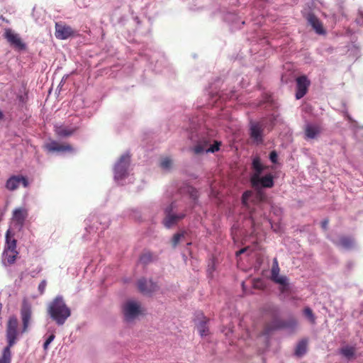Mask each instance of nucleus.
Masks as SVG:
<instances>
[{
  "mask_svg": "<svg viewBox=\"0 0 363 363\" xmlns=\"http://www.w3.org/2000/svg\"><path fill=\"white\" fill-rule=\"evenodd\" d=\"M17 177H18V181L19 184H22L24 187H28L29 186V182L27 177L23 175H17Z\"/></svg>",
  "mask_w": 363,
  "mask_h": 363,
  "instance_id": "41",
  "label": "nucleus"
},
{
  "mask_svg": "<svg viewBox=\"0 0 363 363\" xmlns=\"http://www.w3.org/2000/svg\"><path fill=\"white\" fill-rule=\"evenodd\" d=\"M133 20L135 21L138 26H140L141 24V21L140 18L138 16H133Z\"/></svg>",
  "mask_w": 363,
  "mask_h": 363,
  "instance_id": "47",
  "label": "nucleus"
},
{
  "mask_svg": "<svg viewBox=\"0 0 363 363\" xmlns=\"http://www.w3.org/2000/svg\"><path fill=\"white\" fill-rule=\"evenodd\" d=\"M323 128L318 123H308L304 127V138L306 140L317 139L322 133Z\"/></svg>",
  "mask_w": 363,
  "mask_h": 363,
  "instance_id": "12",
  "label": "nucleus"
},
{
  "mask_svg": "<svg viewBox=\"0 0 363 363\" xmlns=\"http://www.w3.org/2000/svg\"><path fill=\"white\" fill-rule=\"evenodd\" d=\"M48 313L57 325H62L71 315V310L66 305L63 296H57L49 304Z\"/></svg>",
  "mask_w": 363,
  "mask_h": 363,
  "instance_id": "2",
  "label": "nucleus"
},
{
  "mask_svg": "<svg viewBox=\"0 0 363 363\" xmlns=\"http://www.w3.org/2000/svg\"><path fill=\"white\" fill-rule=\"evenodd\" d=\"M18 322L16 315L9 317L6 330V346L4 347L0 361L6 363H11V347H13L18 341Z\"/></svg>",
  "mask_w": 363,
  "mask_h": 363,
  "instance_id": "1",
  "label": "nucleus"
},
{
  "mask_svg": "<svg viewBox=\"0 0 363 363\" xmlns=\"http://www.w3.org/2000/svg\"><path fill=\"white\" fill-rule=\"evenodd\" d=\"M67 77H68V75H65V76H64V77H62V79H61L60 83V84H59V86H58V88H59L60 86H62V85H63V84L65 83V79L67 78Z\"/></svg>",
  "mask_w": 363,
  "mask_h": 363,
  "instance_id": "48",
  "label": "nucleus"
},
{
  "mask_svg": "<svg viewBox=\"0 0 363 363\" xmlns=\"http://www.w3.org/2000/svg\"><path fill=\"white\" fill-rule=\"evenodd\" d=\"M185 191L192 200L193 206L195 207L199 205V197L200 196L199 191L193 186L188 185L185 187Z\"/></svg>",
  "mask_w": 363,
  "mask_h": 363,
  "instance_id": "21",
  "label": "nucleus"
},
{
  "mask_svg": "<svg viewBox=\"0 0 363 363\" xmlns=\"http://www.w3.org/2000/svg\"><path fill=\"white\" fill-rule=\"evenodd\" d=\"M175 208V203L172 202L168 206L164 208L165 217L162 220L163 225L167 228H171L173 225L177 224L179 221L186 217V213L182 212L179 213H174V208Z\"/></svg>",
  "mask_w": 363,
  "mask_h": 363,
  "instance_id": "5",
  "label": "nucleus"
},
{
  "mask_svg": "<svg viewBox=\"0 0 363 363\" xmlns=\"http://www.w3.org/2000/svg\"><path fill=\"white\" fill-rule=\"evenodd\" d=\"M280 268L279 267V263L277 258H274L272 267L271 269V279L276 284H279L281 285L280 291L281 293H284L287 291L288 286V279L285 276H279Z\"/></svg>",
  "mask_w": 363,
  "mask_h": 363,
  "instance_id": "6",
  "label": "nucleus"
},
{
  "mask_svg": "<svg viewBox=\"0 0 363 363\" xmlns=\"http://www.w3.org/2000/svg\"><path fill=\"white\" fill-rule=\"evenodd\" d=\"M221 145L222 143L220 141L215 140L213 145H211L208 147L206 146V152L214 153L220 150Z\"/></svg>",
  "mask_w": 363,
  "mask_h": 363,
  "instance_id": "34",
  "label": "nucleus"
},
{
  "mask_svg": "<svg viewBox=\"0 0 363 363\" xmlns=\"http://www.w3.org/2000/svg\"><path fill=\"white\" fill-rule=\"evenodd\" d=\"M184 236V231L178 232L175 233L172 239V245L173 247H176L179 244V241Z\"/></svg>",
  "mask_w": 363,
  "mask_h": 363,
  "instance_id": "35",
  "label": "nucleus"
},
{
  "mask_svg": "<svg viewBox=\"0 0 363 363\" xmlns=\"http://www.w3.org/2000/svg\"><path fill=\"white\" fill-rule=\"evenodd\" d=\"M252 168L255 170V172L252 175H261L263 170L264 169V167L262 164L259 157H257L253 159Z\"/></svg>",
  "mask_w": 363,
  "mask_h": 363,
  "instance_id": "24",
  "label": "nucleus"
},
{
  "mask_svg": "<svg viewBox=\"0 0 363 363\" xmlns=\"http://www.w3.org/2000/svg\"><path fill=\"white\" fill-rule=\"evenodd\" d=\"M55 333L52 331L46 338L45 340L43 347L44 350H47L51 344V342L55 340Z\"/></svg>",
  "mask_w": 363,
  "mask_h": 363,
  "instance_id": "38",
  "label": "nucleus"
},
{
  "mask_svg": "<svg viewBox=\"0 0 363 363\" xmlns=\"http://www.w3.org/2000/svg\"><path fill=\"white\" fill-rule=\"evenodd\" d=\"M140 261L143 264H147L152 261V254L150 252L140 255Z\"/></svg>",
  "mask_w": 363,
  "mask_h": 363,
  "instance_id": "33",
  "label": "nucleus"
},
{
  "mask_svg": "<svg viewBox=\"0 0 363 363\" xmlns=\"http://www.w3.org/2000/svg\"><path fill=\"white\" fill-rule=\"evenodd\" d=\"M131 162V155L129 151L123 154L113 167V179L119 183L128 177V169Z\"/></svg>",
  "mask_w": 363,
  "mask_h": 363,
  "instance_id": "3",
  "label": "nucleus"
},
{
  "mask_svg": "<svg viewBox=\"0 0 363 363\" xmlns=\"http://www.w3.org/2000/svg\"><path fill=\"white\" fill-rule=\"evenodd\" d=\"M18 177L17 175H13L11 177L6 183V187L11 191H13L16 189L19 185L18 181Z\"/></svg>",
  "mask_w": 363,
  "mask_h": 363,
  "instance_id": "26",
  "label": "nucleus"
},
{
  "mask_svg": "<svg viewBox=\"0 0 363 363\" xmlns=\"http://www.w3.org/2000/svg\"><path fill=\"white\" fill-rule=\"evenodd\" d=\"M46 285H47V281L45 279H43V281H41V282L38 285V290L40 293V294H43L44 292H45V287H46Z\"/></svg>",
  "mask_w": 363,
  "mask_h": 363,
  "instance_id": "42",
  "label": "nucleus"
},
{
  "mask_svg": "<svg viewBox=\"0 0 363 363\" xmlns=\"http://www.w3.org/2000/svg\"><path fill=\"white\" fill-rule=\"evenodd\" d=\"M340 353L347 360L355 359L356 348L353 346L346 345L340 350Z\"/></svg>",
  "mask_w": 363,
  "mask_h": 363,
  "instance_id": "22",
  "label": "nucleus"
},
{
  "mask_svg": "<svg viewBox=\"0 0 363 363\" xmlns=\"http://www.w3.org/2000/svg\"><path fill=\"white\" fill-rule=\"evenodd\" d=\"M247 247H244V248L240 249V250L236 252V253H235L236 256L238 257V256L240 255L241 254H243L244 252H245L247 251Z\"/></svg>",
  "mask_w": 363,
  "mask_h": 363,
  "instance_id": "46",
  "label": "nucleus"
},
{
  "mask_svg": "<svg viewBox=\"0 0 363 363\" xmlns=\"http://www.w3.org/2000/svg\"><path fill=\"white\" fill-rule=\"evenodd\" d=\"M303 314L313 324L315 323V317L313 313V311L309 308L306 307L303 310Z\"/></svg>",
  "mask_w": 363,
  "mask_h": 363,
  "instance_id": "37",
  "label": "nucleus"
},
{
  "mask_svg": "<svg viewBox=\"0 0 363 363\" xmlns=\"http://www.w3.org/2000/svg\"><path fill=\"white\" fill-rule=\"evenodd\" d=\"M140 313V306L135 301H128L123 306L124 320L127 323L133 321Z\"/></svg>",
  "mask_w": 363,
  "mask_h": 363,
  "instance_id": "7",
  "label": "nucleus"
},
{
  "mask_svg": "<svg viewBox=\"0 0 363 363\" xmlns=\"http://www.w3.org/2000/svg\"><path fill=\"white\" fill-rule=\"evenodd\" d=\"M204 0H192L189 9L192 11H198L203 9Z\"/></svg>",
  "mask_w": 363,
  "mask_h": 363,
  "instance_id": "30",
  "label": "nucleus"
},
{
  "mask_svg": "<svg viewBox=\"0 0 363 363\" xmlns=\"http://www.w3.org/2000/svg\"><path fill=\"white\" fill-rule=\"evenodd\" d=\"M4 117V115L1 110H0V121L2 120Z\"/></svg>",
  "mask_w": 363,
  "mask_h": 363,
  "instance_id": "49",
  "label": "nucleus"
},
{
  "mask_svg": "<svg viewBox=\"0 0 363 363\" xmlns=\"http://www.w3.org/2000/svg\"><path fill=\"white\" fill-rule=\"evenodd\" d=\"M16 97L18 101V107L21 108H26V104L28 101V92L25 91L23 94H18Z\"/></svg>",
  "mask_w": 363,
  "mask_h": 363,
  "instance_id": "29",
  "label": "nucleus"
},
{
  "mask_svg": "<svg viewBox=\"0 0 363 363\" xmlns=\"http://www.w3.org/2000/svg\"><path fill=\"white\" fill-rule=\"evenodd\" d=\"M0 18H1L3 21H4V20H5V19H4V18L3 17V16H1V17H0Z\"/></svg>",
  "mask_w": 363,
  "mask_h": 363,
  "instance_id": "51",
  "label": "nucleus"
},
{
  "mask_svg": "<svg viewBox=\"0 0 363 363\" xmlns=\"http://www.w3.org/2000/svg\"><path fill=\"white\" fill-rule=\"evenodd\" d=\"M297 324V320L294 318H290L286 320L274 318L270 323L266 324L264 327V333L268 335L273 330L284 328L294 330L296 328Z\"/></svg>",
  "mask_w": 363,
  "mask_h": 363,
  "instance_id": "4",
  "label": "nucleus"
},
{
  "mask_svg": "<svg viewBox=\"0 0 363 363\" xmlns=\"http://www.w3.org/2000/svg\"><path fill=\"white\" fill-rule=\"evenodd\" d=\"M296 99H301L307 93L308 87L310 86V81L305 75L300 76L296 79Z\"/></svg>",
  "mask_w": 363,
  "mask_h": 363,
  "instance_id": "14",
  "label": "nucleus"
},
{
  "mask_svg": "<svg viewBox=\"0 0 363 363\" xmlns=\"http://www.w3.org/2000/svg\"><path fill=\"white\" fill-rule=\"evenodd\" d=\"M307 20L317 34L325 35L326 33V31L323 28V23L314 14L309 13L308 15Z\"/></svg>",
  "mask_w": 363,
  "mask_h": 363,
  "instance_id": "17",
  "label": "nucleus"
},
{
  "mask_svg": "<svg viewBox=\"0 0 363 363\" xmlns=\"http://www.w3.org/2000/svg\"><path fill=\"white\" fill-rule=\"evenodd\" d=\"M137 286L139 291L145 294H151L153 292L156 291L157 289V285L155 282H154L152 279L147 281L145 278L140 279L137 282Z\"/></svg>",
  "mask_w": 363,
  "mask_h": 363,
  "instance_id": "15",
  "label": "nucleus"
},
{
  "mask_svg": "<svg viewBox=\"0 0 363 363\" xmlns=\"http://www.w3.org/2000/svg\"><path fill=\"white\" fill-rule=\"evenodd\" d=\"M14 233L9 228L5 235V245L4 248V255H6V252H17V240L13 238Z\"/></svg>",
  "mask_w": 363,
  "mask_h": 363,
  "instance_id": "16",
  "label": "nucleus"
},
{
  "mask_svg": "<svg viewBox=\"0 0 363 363\" xmlns=\"http://www.w3.org/2000/svg\"><path fill=\"white\" fill-rule=\"evenodd\" d=\"M83 238L86 239V235H83Z\"/></svg>",
  "mask_w": 363,
  "mask_h": 363,
  "instance_id": "52",
  "label": "nucleus"
},
{
  "mask_svg": "<svg viewBox=\"0 0 363 363\" xmlns=\"http://www.w3.org/2000/svg\"><path fill=\"white\" fill-rule=\"evenodd\" d=\"M258 195H259V196L260 200H262V199H262V197L264 196L262 195V194L260 191H259V192H258Z\"/></svg>",
  "mask_w": 363,
  "mask_h": 363,
  "instance_id": "50",
  "label": "nucleus"
},
{
  "mask_svg": "<svg viewBox=\"0 0 363 363\" xmlns=\"http://www.w3.org/2000/svg\"><path fill=\"white\" fill-rule=\"evenodd\" d=\"M250 182L254 188L259 186L263 188H272L274 186V177L271 174H266L264 177L252 175Z\"/></svg>",
  "mask_w": 363,
  "mask_h": 363,
  "instance_id": "10",
  "label": "nucleus"
},
{
  "mask_svg": "<svg viewBox=\"0 0 363 363\" xmlns=\"http://www.w3.org/2000/svg\"><path fill=\"white\" fill-rule=\"evenodd\" d=\"M160 166L163 170L169 171L172 167V160L165 157L160 162Z\"/></svg>",
  "mask_w": 363,
  "mask_h": 363,
  "instance_id": "32",
  "label": "nucleus"
},
{
  "mask_svg": "<svg viewBox=\"0 0 363 363\" xmlns=\"http://www.w3.org/2000/svg\"><path fill=\"white\" fill-rule=\"evenodd\" d=\"M262 286V283L260 280H256L254 281V287L261 289Z\"/></svg>",
  "mask_w": 363,
  "mask_h": 363,
  "instance_id": "45",
  "label": "nucleus"
},
{
  "mask_svg": "<svg viewBox=\"0 0 363 363\" xmlns=\"http://www.w3.org/2000/svg\"><path fill=\"white\" fill-rule=\"evenodd\" d=\"M21 315L23 323L21 333H23L26 332L31 318V306L26 300L22 303Z\"/></svg>",
  "mask_w": 363,
  "mask_h": 363,
  "instance_id": "13",
  "label": "nucleus"
},
{
  "mask_svg": "<svg viewBox=\"0 0 363 363\" xmlns=\"http://www.w3.org/2000/svg\"><path fill=\"white\" fill-rule=\"evenodd\" d=\"M308 340L306 339H302L298 342L296 347L295 355L301 357L303 356L307 352Z\"/></svg>",
  "mask_w": 363,
  "mask_h": 363,
  "instance_id": "23",
  "label": "nucleus"
},
{
  "mask_svg": "<svg viewBox=\"0 0 363 363\" xmlns=\"http://www.w3.org/2000/svg\"><path fill=\"white\" fill-rule=\"evenodd\" d=\"M269 159L271 162L274 164L277 163L278 155L276 151H272L269 154Z\"/></svg>",
  "mask_w": 363,
  "mask_h": 363,
  "instance_id": "43",
  "label": "nucleus"
},
{
  "mask_svg": "<svg viewBox=\"0 0 363 363\" xmlns=\"http://www.w3.org/2000/svg\"><path fill=\"white\" fill-rule=\"evenodd\" d=\"M28 216V211L24 208H16L13 212V218L16 221V225L21 230L24 225L25 220Z\"/></svg>",
  "mask_w": 363,
  "mask_h": 363,
  "instance_id": "18",
  "label": "nucleus"
},
{
  "mask_svg": "<svg viewBox=\"0 0 363 363\" xmlns=\"http://www.w3.org/2000/svg\"><path fill=\"white\" fill-rule=\"evenodd\" d=\"M46 148L49 152H60L72 150V147L70 145H60L55 140H52L50 143H48L46 145Z\"/></svg>",
  "mask_w": 363,
  "mask_h": 363,
  "instance_id": "19",
  "label": "nucleus"
},
{
  "mask_svg": "<svg viewBox=\"0 0 363 363\" xmlns=\"http://www.w3.org/2000/svg\"><path fill=\"white\" fill-rule=\"evenodd\" d=\"M96 223H99V224L101 225L102 230H105L108 228L111 220L106 216L100 215L96 218Z\"/></svg>",
  "mask_w": 363,
  "mask_h": 363,
  "instance_id": "28",
  "label": "nucleus"
},
{
  "mask_svg": "<svg viewBox=\"0 0 363 363\" xmlns=\"http://www.w3.org/2000/svg\"><path fill=\"white\" fill-rule=\"evenodd\" d=\"M12 252L13 253V255H9V252H6V255H4V252L2 253V262L4 265H6V261L9 265H11L15 262L17 255H18V252Z\"/></svg>",
  "mask_w": 363,
  "mask_h": 363,
  "instance_id": "25",
  "label": "nucleus"
},
{
  "mask_svg": "<svg viewBox=\"0 0 363 363\" xmlns=\"http://www.w3.org/2000/svg\"><path fill=\"white\" fill-rule=\"evenodd\" d=\"M353 240L350 237L342 236L340 238L338 245L345 249H350L353 246Z\"/></svg>",
  "mask_w": 363,
  "mask_h": 363,
  "instance_id": "27",
  "label": "nucleus"
},
{
  "mask_svg": "<svg viewBox=\"0 0 363 363\" xmlns=\"http://www.w3.org/2000/svg\"><path fill=\"white\" fill-rule=\"evenodd\" d=\"M264 123L262 122H250V135L257 144L263 143Z\"/></svg>",
  "mask_w": 363,
  "mask_h": 363,
  "instance_id": "11",
  "label": "nucleus"
},
{
  "mask_svg": "<svg viewBox=\"0 0 363 363\" xmlns=\"http://www.w3.org/2000/svg\"><path fill=\"white\" fill-rule=\"evenodd\" d=\"M54 130L58 138H67L72 135L76 128H69L62 125H55Z\"/></svg>",
  "mask_w": 363,
  "mask_h": 363,
  "instance_id": "20",
  "label": "nucleus"
},
{
  "mask_svg": "<svg viewBox=\"0 0 363 363\" xmlns=\"http://www.w3.org/2000/svg\"><path fill=\"white\" fill-rule=\"evenodd\" d=\"M190 150L195 154H200L204 152V138L199 139L198 144L194 147H190Z\"/></svg>",
  "mask_w": 363,
  "mask_h": 363,
  "instance_id": "31",
  "label": "nucleus"
},
{
  "mask_svg": "<svg viewBox=\"0 0 363 363\" xmlns=\"http://www.w3.org/2000/svg\"><path fill=\"white\" fill-rule=\"evenodd\" d=\"M329 220L328 219H325L321 222V227L323 230H327Z\"/></svg>",
  "mask_w": 363,
  "mask_h": 363,
  "instance_id": "44",
  "label": "nucleus"
},
{
  "mask_svg": "<svg viewBox=\"0 0 363 363\" xmlns=\"http://www.w3.org/2000/svg\"><path fill=\"white\" fill-rule=\"evenodd\" d=\"M4 37L7 40L11 46L18 51L26 50L27 45L22 41L19 35L12 31L11 28H6Z\"/></svg>",
  "mask_w": 363,
  "mask_h": 363,
  "instance_id": "8",
  "label": "nucleus"
},
{
  "mask_svg": "<svg viewBox=\"0 0 363 363\" xmlns=\"http://www.w3.org/2000/svg\"><path fill=\"white\" fill-rule=\"evenodd\" d=\"M201 319L198 320L197 330L201 337H204V316L202 312L200 313Z\"/></svg>",
  "mask_w": 363,
  "mask_h": 363,
  "instance_id": "36",
  "label": "nucleus"
},
{
  "mask_svg": "<svg viewBox=\"0 0 363 363\" xmlns=\"http://www.w3.org/2000/svg\"><path fill=\"white\" fill-rule=\"evenodd\" d=\"M55 35L59 40H67L70 37H76L78 34L71 26L58 22L55 23Z\"/></svg>",
  "mask_w": 363,
  "mask_h": 363,
  "instance_id": "9",
  "label": "nucleus"
},
{
  "mask_svg": "<svg viewBox=\"0 0 363 363\" xmlns=\"http://www.w3.org/2000/svg\"><path fill=\"white\" fill-rule=\"evenodd\" d=\"M252 195V192L251 191H246L242 194V203L244 206H247V201Z\"/></svg>",
  "mask_w": 363,
  "mask_h": 363,
  "instance_id": "40",
  "label": "nucleus"
},
{
  "mask_svg": "<svg viewBox=\"0 0 363 363\" xmlns=\"http://www.w3.org/2000/svg\"><path fill=\"white\" fill-rule=\"evenodd\" d=\"M91 222V220L89 218H88L87 219L85 220V223L86 225V226L85 227V230L89 233H91V231H96V230L99 229V227L97 225H90Z\"/></svg>",
  "mask_w": 363,
  "mask_h": 363,
  "instance_id": "39",
  "label": "nucleus"
}]
</instances>
